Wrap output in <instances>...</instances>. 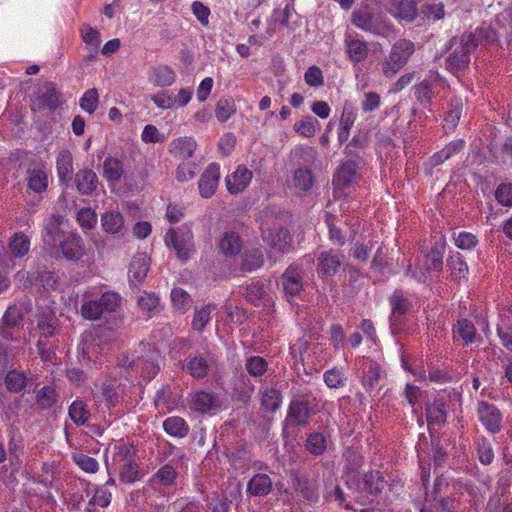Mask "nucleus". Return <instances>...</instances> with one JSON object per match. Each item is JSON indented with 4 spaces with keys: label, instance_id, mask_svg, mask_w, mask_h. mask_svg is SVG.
Instances as JSON below:
<instances>
[{
    "label": "nucleus",
    "instance_id": "obj_64",
    "mask_svg": "<svg viewBox=\"0 0 512 512\" xmlns=\"http://www.w3.org/2000/svg\"><path fill=\"white\" fill-rule=\"evenodd\" d=\"M236 113V105L232 99H220L215 108V116L219 122H226Z\"/></svg>",
    "mask_w": 512,
    "mask_h": 512
},
{
    "label": "nucleus",
    "instance_id": "obj_33",
    "mask_svg": "<svg viewBox=\"0 0 512 512\" xmlns=\"http://www.w3.org/2000/svg\"><path fill=\"white\" fill-rule=\"evenodd\" d=\"M216 402V396L213 392H207L204 390L196 391L191 394L190 398V406L196 412L205 414L210 412Z\"/></svg>",
    "mask_w": 512,
    "mask_h": 512
},
{
    "label": "nucleus",
    "instance_id": "obj_49",
    "mask_svg": "<svg viewBox=\"0 0 512 512\" xmlns=\"http://www.w3.org/2000/svg\"><path fill=\"white\" fill-rule=\"evenodd\" d=\"M170 296L173 307L180 313H185L191 308L192 298L184 289L175 287L171 290Z\"/></svg>",
    "mask_w": 512,
    "mask_h": 512
},
{
    "label": "nucleus",
    "instance_id": "obj_12",
    "mask_svg": "<svg viewBox=\"0 0 512 512\" xmlns=\"http://www.w3.org/2000/svg\"><path fill=\"white\" fill-rule=\"evenodd\" d=\"M61 95L53 82H45L33 99V109L55 110L61 105Z\"/></svg>",
    "mask_w": 512,
    "mask_h": 512
},
{
    "label": "nucleus",
    "instance_id": "obj_31",
    "mask_svg": "<svg viewBox=\"0 0 512 512\" xmlns=\"http://www.w3.org/2000/svg\"><path fill=\"white\" fill-rule=\"evenodd\" d=\"M56 170L59 182L65 184L71 180L73 174V157L69 150H61L56 158Z\"/></svg>",
    "mask_w": 512,
    "mask_h": 512
},
{
    "label": "nucleus",
    "instance_id": "obj_50",
    "mask_svg": "<svg viewBox=\"0 0 512 512\" xmlns=\"http://www.w3.org/2000/svg\"><path fill=\"white\" fill-rule=\"evenodd\" d=\"M319 128V121L312 116L304 117L303 119L295 122L293 126L295 132L307 138L313 137Z\"/></svg>",
    "mask_w": 512,
    "mask_h": 512
},
{
    "label": "nucleus",
    "instance_id": "obj_1",
    "mask_svg": "<svg viewBox=\"0 0 512 512\" xmlns=\"http://www.w3.org/2000/svg\"><path fill=\"white\" fill-rule=\"evenodd\" d=\"M351 22L356 28L378 37L389 39L397 35L395 25L385 14L375 13L367 6L355 9Z\"/></svg>",
    "mask_w": 512,
    "mask_h": 512
},
{
    "label": "nucleus",
    "instance_id": "obj_2",
    "mask_svg": "<svg viewBox=\"0 0 512 512\" xmlns=\"http://www.w3.org/2000/svg\"><path fill=\"white\" fill-rule=\"evenodd\" d=\"M112 461L121 482L132 484L139 480L137 451L133 445H116Z\"/></svg>",
    "mask_w": 512,
    "mask_h": 512
},
{
    "label": "nucleus",
    "instance_id": "obj_48",
    "mask_svg": "<svg viewBox=\"0 0 512 512\" xmlns=\"http://www.w3.org/2000/svg\"><path fill=\"white\" fill-rule=\"evenodd\" d=\"M18 355V348L10 344L0 343V373L3 374L14 369L15 359Z\"/></svg>",
    "mask_w": 512,
    "mask_h": 512
},
{
    "label": "nucleus",
    "instance_id": "obj_54",
    "mask_svg": "<svg viewBox=\"0 0 512 512\" xmlns=\"http://www.w3.org/2000/svg\"><path fill=\"white\" fill-rule=\"evenodd\" d=\"M213 308L214 307L211 304H208L195 309L192 320L193 330H196L199 333H201L204 330L206 325L210 322L211 312Z\"/></svg>",
    "mask_w": 512,
    "mask_h": 512
},
{
    "label": "nucleus",
    "instance_id": "obj_26",
    "mask_svg": "<svg viewBox=\"0 0 512 512\" xmlns=\"http://www.w3.org/2000/svg\"><path fill=\"white\" fill-rule=\"evenodd\" d=\"M37 328L44 338H51L59 332V321L55 312L46 309L37 314Z\"/></svg>",
    "mask_w": 512,
    "mask_h": 512
},
{
    "label": "nucleus",
    "instance_id": "obj_52",
    "mask_svg": "<svg viewBox=\"0 0 512 512\" xmlns=\"http://www.w3.org/2000/svg\"><path fill=\"white\" fill-rule=\"evenodd\" d=\"M447 266L451 271V276L455 279L463 278L468 273V265L459 252L448 257Z\"/></svg>",
    "mask_w": 512,
    "mask_h": 512
},
{
    "label": "nucleus",
    "instance_id": "obj_34",
    "mask_svg": "<svg viewBox=\"0 0 512 512\" xmlns=\"http://www.w3.org/2000/svg\"><path fill=\"white\" fill-rule=\"evenodd\" d=\"M362 385L367 392L376 389L380 378V366L377 362L366 360L362 364Z\"/></svg>",
    "mask_w": 512,
    "mask_h": 512
},
{
    "label": "nucleus",
    "instance_id": "obj_30",
    "mask_svg": "<svg viewBox=\"0 0 512 512\" xmlns=\"http://www.w3.org/2000/svg\"><path fill=\"white\" fill-rule=\"evenodd\" d=\"M272 480L266 473L255 474L247 483V492L252 496L264 497L272 491Z\"/></svg>",
    "mask_w": 512,
    "mask_h": 512
},
{
    "label": "nucleus",
    "instance_id": "obj_61",
    "mask_svg": "<svg viewBox=\"0 0 512 512\" xmlns=\"http://www.w3.org/2000/svg\"><path fill=\"white\" fill-rule=\"evenodd\" d=\"M266 293L264 283L261 280H253L245 288L246 299L258 306Z\"/></svg>",
    "mask_w": 512,
    "mask_h": 512
},
{
    "label": "nucleus",
    "instance_id": "obj_37",
    "mask_svg": "<svg viewBox=\"0 0 512 512\" xmlns=\"http://www.w3.org/2000/svg\"><path fill=\"white\" fill-rule=\"evenodd\" d=\"M163 430L171 437L184 438L189 433V425L180 416H170L162 423Z\"/></svg>",
    "mask_w": 512,
    "mask_h": 512
},
{
    "label": "nucleus",
    "instance_id": "obj_47",
    "mask_svg": "<svg viewBox=\"0 0 512 512\" xmlns=\"http://www.w3.org/2000/svg\"><path fill=\"white\" fill-rule=\"evenodd\" d=\"M282 394L275 388H268L261 394V406L267 412H276L282 404Z\"/></svg>",
    "mask_w": 512,
    "mask_h": 512
},
{
    "label": "nucleus",
    "instance_id": "obj_4",
    "mask_svg": "<svg viewBox=\"0 0 512 512\" xmlns=\"http://www.w3.org/2000/svg\"><path fill=\"white\" fill-rule=\"evenodd\" d=\"M453 51L446 59V66L449 71L465 69L470 63V54L477 48V38L472 34H464L459 38L451 39Z\"/></svg>",
    "mask_w": 512,
    "mask_h": 512
},
{
    "label": "nucleus",
    "instance_id": "obj_23",
    "mask_svg": "<svg viewBox=\"0 0 512 512\" xmlns=\"http://www.w3.org/2000/svg\"><path fill=\"white\" fill-rule=\"evenodd\" d=\"M196 148L197 143L194 138L182 136L170 142L169 153L175 158L185 160L193 156Z\"/></svg>",
    "mask_w": 512,
    "mask_h": 512
},
{
    "label": "nucleus",
    "instance_id": "obj_59",
    "mask_svg": "<svg viewBox=\"0 0 512 512\" xmlns=\"http://www.w3.org/2000/svg\"><path fill=\"white\" fill-rule=\"evenodd\" d=\"M76 221L83 230H91L95 228L98 217L95 210L83 207L77 212Z\"/></svg>",
    "mask_w": 512,
    "mask_h": 512
},
{
    "label": "nucleus",
    "instance_id": "obj_57",
    "mask_svg": "<svg viewBox=\"0 0 512 512\" xmlns=\"http://www.w3.org/2000/svg\"><path fill=\"white\" fill-rule=\"evenodd\" d=\"M11 253L16 257H23L30 248V240L23 233H16L9 242Z\"/></svg>",
    "mask_w": 512,
    "mask_h": 512
},
{
    "label": "nucleus",
    "instance_id": "obj_10",
    "mask_svg": "<svg viewBox=\"0 0 512 512\" xmlns=\"http://www.w3.org/2000/svg\"><path fill=\"white\" fill-rule=\"evenodd\" d=\"M477 416L489 433L497 434L501 431L503 415L494 404L487 401H479L477 404Z\"/></svg>",
    "mask_w": 512,
    "mask_h": 512
},
{
    "label": "nucleus",
    "instance_id": "obj_6",
    "mask_svg": "<svg viewBox=\"0 0 512 512\" xmlns=\"http://www.w3.org/2000/svg\"><path fill=\"white\" fill-rule=\"evenodd\" d=\"M386 484L387 482L382 474L376 470L368 471L363 475L352 474L346 479V485L349 489L375 496L382 493Z\"/></svg>",
    "mask_w": 512,
    "mask_h": 512
},
{
    "label": "nucleus",
    "instance_id": "obj_46",
    "mask_svg": "<svg viewBox=\"0 0 512 512\" xmlns=\"http://www.w3.org/2000/svg\"><path fill=\"white\" fill-rule=\"evenodd\" d=\"M317 155V150L309 145H298L291 151L292 160L298 164L313 165Z\"/></svg>",
    "mask_w": 512,
    "mask_h": 512
},
{
    "label": "nucleus",
    "instance_id": "obj_36",
    "mask_svg": "<svg viewBox=\"0 0 512 512\" xmlns=\"http://www.w3.org/2000/svg\"><path fill=\"white\" fill-rule=\"evenodd\" d=\"M357 179L356 166L353 162H345L334 176L333 183L337 188L344 189L352 185Z\"/></svg>",
    "mask_w": 512,
    "mask_h": 512
},
{
    "label": "nucleus",
    "instance_id": "obj_53",
    "mask_svg": "<svg viewBox=\"0 0 512 512\" xmlns=\"http://www.w3.org/2000/svg\"><path fill=\"white\" fill-rule=\"evenodd\" d=\"M477 455L482 465H490L494 460V450L491 442L485 436H481L476 441Z\"/></svg>",
    "mask_w": 512,
    "mask_h": 512
},
{
    "label": "nucleus",
    "instance_id": "obj_45",
    "mask_svg": "<svg viewBox=\"0 0 512 512\" xmlns=\"http://www.w3.org/2000/svg\"><path fill=\"white\" fill-rule=\"evenodd\" d=\"M124 173L122 160L116 157H107L103 163V175L109 182H118Z\"/></svg>",
    "mask_w": 512,
    "mask_h": 512
},
{
    "label": "nucleus",
    "instance_id": "obj_9",
    "mask_svg": "<svg viewBox=\"0 0 512 512\" xmlns=\"http://www.w3.org/2000/svg\"><path fill=\"white\" fill-rule=\"evenodd\" d=\"M164 241L167 247L175 250L181 261H186L194 248L193 233L189 229L170 228L165 234Z\"/></svg>",
    "mask_w": 512,
    "mask_h": 512
},
{
    "label": "nucleus",
    "instance_id": "obj_58",
    "mask_svg": "<svg viewBox=\"0 0 512 512\" xmlns=\"http://www.w3.org/2000/svg\"><path fill=\"white\" fill-rule=\"evenodd\" d=\"M207 507L212 512H229L231 501L225 494L214 493L205 499Z\"/></svg>",
    "mask_w": 512,
    "mask_h": 512
},
{
    "label": "nucleus",
    "instance_id": "obj_51",
    "mask_svg": "<svg viewBox=\"0 0 512 512\" xmlns=\"http://www.w3.org/2000/svg\"><path fill=\"white\" fill-rule=\"evenodd\" d=\"M454 335L462 339L465 344H471L476 337V328L474 324L467 319L458 320L456 328L454 329Z\"/></svg>",
    "mask_w": 512,
    "mask_h": 512
},
{
    "label": "nucleus",
    "instance_id": "obj_56",
    "mask_svg": "<svg viewBox=\"0 0 512 512\" xmlns=\"http://www.w3.org/2000/svg\"><path fill=\"white\" fill-rule=\"evenodd\" d=\"M327 439L323 433H311L306 440V449L313 455L318 456L325 452Z\"/></svg>",
    "mask_w": 512,
    "mask_h": 512
},
{
    "label": "nucleus",
    "instance_id": "obj_63",
    "mask_svg": "<svg viewBox=\"0 0 512 512\" xmlns=\"http://www.w3.org/2000/svg\"><path fill=\"white\" fill-rule=\"evenodd\" d=\"M99 95L96 88L86 90L79 100L81 109L89 114H93L98 107Z\"/></svg>",
    "mask_w": 512,
    "mask_h": 512
},
{
    "label": "nucleus",
    "instance_id": "obj_44",
    "mask_svg": "<svg viewBox=\"0 0 512 512\" xmlns=\"http://www.w3.org/2000/svg\"><path fill=\"white\" fill-rule=\"evenodd\" d=\"M462 101L459 98H453L449 104V110L445 114L443 127L446 131H454L457 127L461 113H462Z\"/></svg>",
    "mask_w": 512,
    "mask_h": 512
},
{
    "label": "nucleus",
    "instance_id": "obj_39",
    "mask_svg": "<svg viewBox=\"0 0 512 512\" xmlns=\"http://www.w3.org/2000/svg\"><path fill=\"white\" fill-rule=\"evenodd\" d=\"M68 415L75 425L83 426L90 419L91 413L87 403L77 398L69 405Z\"/></svg>",
    "mask_w": 512,
    "mask_h": 512
},
{
    "label": "nucleus",
    "instance_id": "obj_32",
    "mask_svg": "<svg viewBox=\"0 0 512 512\" xmlns=\"http://www.w3.org/2000/svg\"><path fill=\"white\" fill-rule=\"evenodd\" d=\"M75 183L80 194L90 195L97 188L98 177L93 170L82 169L76 173Z\"/></svg>",
    "mask_w": 512,
    "mask_h": 512
},
{
    "label": "nucleus",
    "instance_id": "obj_8",
    "mask_svg": "<svg viewBox=\"0 0 512 512\" xmlns=\"http://www.w3.org/2000/svg\"><path fill=\"white\" fill-rule=\"evenodd\" d=\"M447 81L438 71L431 70L419 83L413 87L415 99L421 104H429L437 95L439 88H446Z\"/></svg>",
    "mask_w": 512,
    "mask_h": 512
},
{
    "label": "nucleus",
    "instance_id": "obj_19",
    "mask_svg": "<svg viewBox=\"0 0 512 512\" xmlns=\"http://www.w3.org/2000/svg\"><path fill=\"white\" fill-rule=\"evenodd\" d=\"M281 281L286 295H298L303 289L302 267L297 264L290 265L282 274Z\"/></svg>",
    "mask_w": 512,
    "mask_h": 512
},
{
    "label": "nucleus",
    "instance_id": "obj_38",
    "mask_svg": "<svg viewBox=\"0 0 512 512\" xmlns=\"http://www.w3.org/2000/svg\"><path fill=\"white\" fill-rule=\"evenodd\" d=\"M149 271V262L145 256L135 257L128 270V276L132 285H138L146 278Z\"/></svg>",
    "mask_w": 512,
    "mask_h": 512
},
{
    "label": "nucleus",
    "instance_id": "obj_35",
    "mask_svg": "<svg viewBox=\"0 0 512 512\" xmlns=\"http://www.w3.org/2000/svg\"><path fill=\"white\" fill-rule=\"evenodd\" d=\"M291 181L295 189L308 192L315 184V176L311 169L299 167L292 172Z\"/></svg>",
    "mask_w": 512,
    "mask_h": 512
},
{
    "label": "nucleus",
    "instance_id": "obj_22",
    "mask_svg": "<svg viewBox=\"0 0 512 512\" xmlns=\"http://www.w3.org/2000/svg\"><path fill=\"white\" fill-rule=\"evenodd\" d=\"M243 247L240 235L235 231L224 232L217 243L219 252L227 257L238 255Z\"/></svg>",
    "mask_w": 512,
    "mask_h": 512
},
{
    "label": "nucleus",
    "instance_id": "obj_43",
    "mask_svg": "<svg viewBox=\"0 0 512 512\" xmlns=\"http://www.w3.org/2000/svg\"><path fill=\"white\" fill-rule=\"evenodd\" d=\"M27 186L35 193H43L48 187V175L42 168L28 170Z\"/></svg>",
    "mask_w": 512,
    "mask_h": 512
},
{
    "label": "nucleus",
    "instance_id": "obj_60",
    "mask_svg": "<svg viewBox=\"0 0 512 512\" xmlns=\"http://www.w3.org/2000/svg\"><path fill=\"white\" fill-rule=\"evenodd\" d=\"M345 456V480L352 474H359L358 470L363 464V457L358 452L347 450Z\"/></svg>",
    "mask_w": 512,
    "mask_h": 512
},
{
    "label": "nucleus",
    "instance_id": "obj_5",
    "mask_svg": "<svg viewBox=\"0 0 512 512\" xmlns=\"http://www.w3.org/2000/svg\"><path fill=\"white\" fill-rule=\"evenodd\" d=\"M92 398L97 406L104 407L107 410L116 408L123 401L119 385L116 380L112 379L95 382L92 389Z\"/></svg>",
    "mask_w": 512,
    "mask_h": 512
},
{
    "label": "nucleus",
    "instance_id": "obj_13",
    "mask_svg": "<svg viewBox=\"0 0 512 512\" xmlns=\"http://www.w3.org/2000/svg\"><path fill=\"white\" fill-rule=\"evenodd\" d=\"M292 485L296 493L308 502H316L319 498L318 484L300 471H292Z\"/></svg>",
    "mask_w": 512,
    "mask_h": 512
},
{
    "label": "nucleus",
    "instance_id": "obj_62",
    "mask_svg": "<svg viewBox=\"0 0 512 512\" xmlns=\"http://www.w3.org/2000/svg\"><path fill=\"white\" fill-rule=\"evenodd\" d=\"M74 463L84 472L95 474L99 470L98 461L84 453H75L72 455Z\"/></svg>",
    "mask_w": 512,
    "mask_h": 512
},
{
    "label": "nucleus",
    "instance_id": "obj_28",
    "mask_svg": "<svg viewBox=\"0 0 512 512\" xmlns=\"http://www.w3.org/2000/svg\"><path fill=\"white\" fill-rule=\"evenodd\" d=\"M102 229L107 234L123 235L124 217L117 210L106 211L100 218Z\"/></svg>",
    "mask_w": 512,
    "mask_h": 512
},
{
    "label": "nucleus",
    "instance_id": "obj_55",
    "mask_svg": "<svg viewBox=\"0 0 512 512\" xmlns=\"http://www.w3.org/2000/svg\"><path fill=\"white\" fill-rule=\"evenodd\" d=\"M245 369L249 375L259 378L266 373L268 362L261 356H250L245 361Z\"/></svg>",
    "mask_w": 512,
    "mask_h": 512
},
{
    "label": "nucleus",
    "instance_id": "obj_27",
    "mask_svg": "<svg viewBox=\"0 0 512 512\" xmlns=\"http://www.w3.org/2000/svg\"><path fill=\"white\" fill-rule=\"evenodd\" d=\"M59 401V394L54 386L45 385L35 391V403L39 410L49 411Z\"/></svg>",
    "mask_w": 512,
    "mask_h": 512
},
{
    "label": "nucleus",
    "instance_id": "obj_11",
    "mask_svg": "<svg viewBox=\"0 0 512 512\" xmlns=\"http://www.w3.org/2000/svg\"><path fill=\"white\" fill-rule=\"evenodd\" d=\"M342 264V254L334 249L321 251L317 257V273L322 279L336 275Z\"/></svg>",
    "mask_w": 512,
    "mask_h": 512
},
{
    "label": "nucleus",
    "instance_id": "obj_20",
    "mask_svg": "<svg viewBox=\"0 0 512 512\" xmlns=\"http://www.w3.org/2000/svg\"><path fill=\"white\" fill-rule=\"evenodd\" d=\"M262 236L273 248L284 252L291 244L292 238L287 228L274 226L273 228H266L262 224Z\"/></svg>",
    "mask_w": 512,
    "mask_h": 512
},
{
    "label": "nucleus",
    "instance_id": "obj_18",
    "mask_svg": "<svg viewBox=\"0 0 512 512\" xmlns=\"http://www.w3.org/2000/svg\"><path fill=\"white\" fill-rule=\"evenodd\" d=\"M311 416V408L306 401L293 400L290 402L286 419L287 424L293 427H304Z\"/></svg>",
    "mask_w": 512,
    "mask_h": 512
},
{
    "label": "nucleus",
    "instance_id": "obj_7",
    "mask_svg": "<svg viewBox=\"0 0 512 512\" xmlns=\"http://www.w3.org/2000/svg\"><path fill=\"white\" fill-rule=\"evenodd\" d=\"M217 366V356L211 351L189 356L182 362V369L194 379L207 377L210 371Z\"/></svg>",
    "mask_w": 512,
    "mask_h": 512
},
{
    "label": "nucleus",
    "instance_id": "obj_17",
    "mask_svg": "<svg viewBox=\"0 0 512 512\" xmlns=\"http://www.w3.org/2000/svg\"><path fill=\"white\" fill-rule=\"evenodd\" d=\"M253 173L245 165H238L234 172L225 177V184L230 194L242 193L251 183Z\"/></svg>",
    "mask_w": 512,
    "mask_h": 512
},
{
    "label": "nucleus",
    "instance_id": "obj_3",
    "mask_svg": "<svg viewBox=\"0 0 512 512\" xmlns=\"http://www.w3.org/2000/svg\"><path fill=\"white\" fill-rule=\"evenodd\" d=\"M415 52V44L406 38L398 39L393 43L388 56L381 64V70L386 78L394 77L408 63Z\"/></svg>",
    "mask_w": 512,
    "mask_h": 512
},
{
    "label": "nucleus",
    "instance_id": "obj_41",
    "mask_svg": "<svg viewBox=\"0 0 512 512\" xmlns=\"http://www.w3.org/2000/svg\"><path fill=\"white\" fill-rule=\"evenodd\" d=\"M264 254L261 248H251L242 255L241 270L251 272L260 269L264 265Z\"/></svg>",
    "mask_w": 512,
    "mask_h": 512
},
{
    "label": "nucleus",
    "instance_id": "obj_29",
    "mask_svg": "<svg viewBox=\"0 0 512 512\" xmlns=\"http://www.w3.org/2000/svg\"><path fill=\"white\" fill-rule=\"evenodd\" d=\"M28 383V376L23 370L14 368L5 372L4 385L6 390L11 393L17 394L25 391Z\"/></svg>",
    "mask_w": 512,
    "mask_h": 512
},
{
    "label": "nucleus",
    "instance_id": "obj_21",
    "mask_svg": "<svg viewBox=\"0 0 512 512\" xmlns=\"http://www.w3.org/2000/svg\"><path fill=\"white\" fill-rule=\"evenodd\" d=\"M179 476V471L172 463H167L161 466L150 478L152 485H157L165 489H170L176 486V481Z\"/></svg>",
    "mask_w": 512,
    "mask_h": 512
},
{
    "label": "nucleus",
    "instance_id": "obj_42",
    "mask_svg": "<svg viewBox=\"0 0 512 512\" xmlns=\"http://www.w3.org/2000/svg\"><path fill=\"white\" fill-rule=\"evenodd\" d=\"M61 216L52 215L44 224V235L43 240L49 246H56L58 241L61 239L60 234Z\"/></svg>",
    "mask_w": 512,
    "mask_h": 512
},
{
    "label": "nucleus",
    "instance_id": "obj_25",
    "mask_svg": "<svg viewBox=\"0 0 512 512\" xmlns=\"http://www.w3.org/2000/svg\"><path fill=\"white\" fill-rule=\"evenodd\" d=\"M148 81L157 87H168L175 83L176 73L168 65H156L149 70Z\"/></svg>",
    "mask_w": 512,
    "mask_h": 512
},
{
    "label": "nucleus",
    "instance_id": "obj_40",
    "mask_svg": "<svg viewBox=\"0 0 512 512\" xmlns=\"http://www.w3.org/2000/svg\"><path fill=\"white\" fill-rule=\"evenodd\" d=\"M426 418L428 425H441L446 422L447 412L443 399L436 398L426 405Z\"/></svg>",
    "mask_w": 512,
    "mask_h": 512
},
{
    "label": "nucleus",
    "instance_id": "obj_16",
    "mask_svg": "<svg viewBox=\"0 0 512 512\" xmlns=\"http://www.w3.org/2000/svg\"><path fill=\"white\" fill-rule=\"evenodd\" d=\"M58 242L61 253L65 259L78 261L84 255L85 248L83 239L78 233H68Z\"/></svg>",
    "mask_w": 512,
    "mask_h": 512
},
{
    "label": "nucleus",
    "instance_id": "obj_24",
    "mask_svg": "<svg viewBox=\"0 0 512 512\" xmlns=\"http://www.w3.org/2000/svg\"><path fill=\"white\" fill-rule=\"evenodd\" d=\"M345 52L349 61L353 64L364 62L369 55L367 41L358 38L345 39Z\"/></svg>",
    "mask_w": 512,
    "mask_h": 512
},
{
    "label": "nucleus",
    "instance_id": "obj_15",
    "mask_svg": "<svg viewBox=\"0 0 512 512\" xmlns=\"http://www.w3.org/2000/svg\"><path fill=\"white\" fill-rule=\"evenodd\" d=\"M220 165L210 163L201 174L198 181L199 193L203 198H211L219 185L220 181Z\"/></svg>",
    "mask_w": 512,
    "mask_h": 512
},
{
    "label": "nucleus",
    "instance_id": "obj_14",
    "mask_svg": "<svg viewBox=\"0 0 512 512\" xmlns=\"http://www.w3.org/2000/svg\"><path fill=\"white\" fill-rule=\"evenodd\" d=\"M386 9L400 23H411L418 16L417 3L414 0H389Z\"/></svg>",
    "mask_w": 512,
    "mask_h": 512
}]
</instances>
